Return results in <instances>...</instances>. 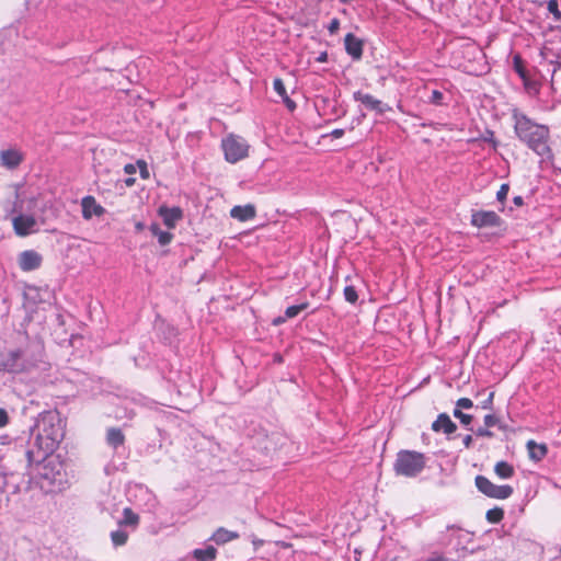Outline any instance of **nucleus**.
Here are the masks:
<instances>
[{"label":"nucleus","mask_w":561,"mask_h":561,"mask_svg":"<svg viewBox=\"0 0 561 561\" xmlns=\"http://www.w3.org/2000/svg\"><path fill=\"white\" fill-rule=\"evenodd\" d=\"M240 535L237 531L228 530L224 527L217 528L213 535L210 536L209 540L214 541L216 545H225L227 542L233 541L238 539Z\"/></svg>","instance_id":"17"},{"label":"nucleus","mask_w":561,"mask_h":561,"mask_svg":"<svg viewBox=\"0 0 561 561\" xmlns=\"http://www.w3.org/2000/svg\"><path fill=\"white\" fill-rule=\"evenodd\" d=\"M513 203L515 206L520 207L524 205V198L522 196H515Z\"/></svg>","instance_id":"45"},{"label":"nucleus","mask_w":561,"mask_h":561,"mask_svg":"<svg viewBox=\"0 0 561 561\" xmlns=\"http://www.w3.org/2000/svg\"><path fill=\"white\" fill-rule=\"evenodd\" d=\"M221 148L225 159L230 163H237L248 157L250 146L243 137L229 134L222 138Z\"/></svg>","instance_id":"4"},{"label":"nucleus","mask_w":561,"mask_h":561,"mask_svg":"<svg viewBox=\"0 0 561 561\" xmlns=\"http://www.w3.org/2000/svg\"><path fill=\"white\" fill-rule=\"evenodd\" d=\"M10 422V416L5 409L0 408V428L7 426Z\"/></svg>","instance_id":"37"},{"label":"nucleus","mask_w":561,"mask_h":561,"mask_svg":"<svg viewBox=\"0 0 561 561\" xmlns=\"http://www.w3.org/2000/svg\"><path fill=\"white\" fill-rule=\"evenodd\" d=\"M541 66L546 68L547 75L550 76L552 90L561 96V62L550 61Z\"/></svg>","instance_id":"12"},{"label":"nucleus","mask_w":561,"mask_h":561,"mask_svg":"<svg viewBox=\"0 0 561 561\" xmlns=\"http://www.w3.org/2000/svg\"><path fill=\"white\" fill-rule=\"evenodd\" d=\"M474 482L477 489L489 497L505 500L513 494L511 485H496L484 476H477Z\"/></svg>","instance_id":"5"},{"label":"nucleus","mask_w":561,"mask_h":561,"mask_svg":"<svg viewBox=\"0 0 561 561\" xmlns=\"http://www.w3.org/2000/svg\"><path fill=\"white\" fill-rule=\"evenodd\" d=\"M254 546H262L263 540H253Z\"/></svg>","instance_id":"50"},{"label":"nucleus","mask_w":561,"mask_h":561,"mask_svg":"<svg viewBox=\"0 0 561 561\" xmlns=\"http://www.w3.org/2000/svg\"><path fill=\"white\" fill-rule=\"evenodd\" d=\"M477 436L491 438L493 433L489 430V427H479L476 432Z\"/></svg>","instance_id":"40"},{"label":"nucleus","mask_w":561,"mask_h":561,"mask_svg":"<svg viewBox=\"0 0 561 561\" xmlns=\"http://www.w3.org/2000/svg\"><path fill=\"white\" fill-rule=\"evenodd\" d=\"M340 28V20L334 18L328 25V31L331 35L335 34Z\"/></svg>","instance_id":"38"},{"label":"nucleus","mask_w":561,"mask_h":561,"mask_svg":"<svg viewBox=\"0 0 561 561\" xmlns=\"http://www.w3.org/2000/svg\"><path fill=\"white\" fill-rule=\"evenodd\" d=\"M284 321H285V319H283V318H278V319H276V320H275V323H276V324H277V323H282V322H284Z\"/></svg>","instance_id":"53"},{"label":"nucleus","mask_w":561,"mask_h":561,"mask_svg":"<svg viewBox=\"0 0 561 561\" xmlns=\"http://www.w3.org/2000/svg\"><path fill=\"white\" fill-rule=\"evenodd\" d=\"M454 416L456 419H458L460 421L461 424H463L465 426H468L472 420H473V416L470 415V414H466L463 413L461 410L459 409H454V412H453Z\"/></svg>","instance_id":"29"},{"label":"nucleus","mask_w":561,"mask_h":561,"mask_svg":"<svg viewBox=\"0 0 561 561\" xmlns=\"http://www.w3.org/2000/svg\"><path fill=\"white\" fill-rule=\"evenodd\" d=\"M510 192V184L508 183H503L501 186H500V190L497 191L496 193V199L499 203L503 204L504 201L506 199L507 197V194Z\"/></svg>","instance_id":"31"},{"label":"nucleus","mask_w":561,"mask_h":561,"mask_svg":"<svg viewBox=\"0 0 561 561\" xmlns=\"http://www.w3.org/2000/svg\"><path fill=\"white\" fill-rule=\"evenodd\" d=\"M488 139H490V141H492L494 146L496 145V142L493 140V133H490V136H488Z\"/></svg>","instance_id":"52"},{"label":"nucleus","mask_w":561,"mask_h":561,"mask_svg":"<svg viewBox=\"0 0 561 561\" xmlns=\"http://www.w3.org/2000/svg\"><path fill=\"white\" fill-rule=\"evenodd\" d=\"M527 450L529 458L534 461L542 460L548 454L547 446L545 444H538L535 440L527 442Z\"/></svg>","instance_id":"20"},{"label":"nucleus","mask_w":561,"mask_h":561,"mask_svg":"<svg viewBox=\"0 0 561 561\" xmlns=\"http://www.w3.org/2000/svg\"><path fill=\"white\" fill-rule=\"evenodd\" d=\"M12 227L16 236L26 237L39 231V222L33 215L19 213L12 217Z\"/></svg>","instance_id":"6"},{"label":"nucleus","mask_w":561,"mask_h":561,"mask_svg":"<svg viewBox=\"0 0 561 561\" xmlns=\"http://www.w3.org/2000/svg\"><path fill=\"white\" fill-rule=\"evenodd\" d=\"M150 231L154 237L158 238V241L161 245L169 244L173 238L172 233L161 230L158 224H151Z\"/></svg>","instance_id":"24"},{"label":"nucleus","mask_w":561,"mask_h":561,"mask_svg":"<svg viewBox=\"0 0 561 561\" xmlns=\"http://www.w3.org/2000/svg\"><path fill=\"white\" fill-rule=\"evenodd\" d=\"M139 524V516L135 514L131 508L125 507L123 511V518L118 522V525L122 526H130L134 529Z\"/></svg>","instance_id":"22"},{"label":"nucleus","mask_w":561,"mask_h":561,"mask_svg":"<svg viewBox=\"0 0 561 561\" xmlns=\"http://www.w3.org/2000/svg\"><path fill=\"white\" fill-rule=\"evenodd\" d=\"M494 472L501 479H510L514 476V468L506 461H499L494 467Z\"/></svg>","instance_id":"23"},{"label":"nucleus","mask_w":561,"mask_h":561,"mask_svg":"<svg viewBox=\"0 0 561 561\" xmlns=\"http://www.w3.org/2000/svg\"><path fill=\"white\" fill-rule=\"evenodd\" d=\"M125 171H126L127 173H133V172L135 171V167H134L133 164H127V165L125 167Z\"/></svg>","instance_id":"47"},{"label":"nucleus","mask_w":561,"mask_h":561,"mask_svg":"<svg viewBox=\"0 0 561 561\" xmlns=\"http://www.w3.org/2000/svg\"><path fill=\"white\" fill-rule=\"evenodd\" d=\"M473 407V402L471 399L469 398H460L457 400L456 402V408L455 409H471Z\"/></svg>","instance_id":"33"},{"label":"nucleus","mask_w":561,"mask_h":561,"mask_svg":"<svg viewBox=\"0 0 561 561\" xmlns=\"http://www.w3.org/2000/svg\"><path fill=\"white\" fill-rule=\"evenodd\" d=\"M353 98L355 101L360 102L366 108L370 111H376L377 113L385 112L382 102L369 93L356 91L353 93Z\"/></svg>","instance_id":"13"},{"label":"nucleus","mask_w":561,"mask_h":561,"mask_svg":"<svg viewBox=\"0 0 561 561\" xmlns=\"http://www.w3.org/2000/svg\"><path fill=\"white\" fill-rule=\"evenodd\" d=\"M282 99L288 110L294 111L296 108V103L288 95Z\"/></svg>","instance_id":"41"},{"label":"nucleus","mask_w":561,"mask_h":561,"mask_svg":"<svg viewBox=\"0 0 561 561\" xmlns=\"http://www.w3.org/2000/svg\"><path fill=\"white\" fill-rule=\"evenodd\" d=\"M135 227L138 231H140L145 228V225L142 222H137Z\"/></svg>","instance_id":"49"},{"label":"nucleus","mask_w":561,"mask_h":561,"mask_svg":"<svg viewBox=\"0 0 561 561\" xmlns=\"http://www.w3.org/2000/svg\"><path fill=\"white\" fill-rule=\"evenodd\" d=\"M425 463L424 454L414 450H400L397 454L393 469L398 476L414 478L423 471Z\"/></svg>","instance_id":"3"},{"label":"nucleus","mask_w":561,"mask_h":561,"mask_svg":"<svg viewBox=\"0 0 561 561\" xmlns=\"http://www.w3.org/2000/svg\"><path fill=\"white\" fill-rule=\"evenodd\" d=\"M344 133H345L344 129L336 128V129L331 131V136L333 138H341L344 135Z\"/></svg>","instance_id":"43"},{"label":"nucleus","mask_w":561,"mask_h":561,"mask_svg":"<svg viewBox=\"0 0 561 561\" xmlns=\"http://www.w3.org/2000/svg\"><path fill=\"white\" fill-rule=\"evenodd\" d=\"M106 443L113 449H117L125 443V435L121 428L110 427L106 431Z\"/></svg>","instance_id":"19"},{"label":"nucleus","mask_w":561,"mask_h":561,"mask_svg":"<svg viewBox=\"0 0 561 561\" xmlns=\"http://www.w3.org/2000/svg\"><path fill=\"white\" fill-rule=\"evenodd\" d=\"M493 399H494V392H490L488 398L484 399L482 402H481V408L483 410H491L492 409V405H493Z\"/></svg>","instance_id":"36"},{"label":"nucleus","mask_w":561,"mask_h":561,"mask_svg":"<svg viewBox=\"0 0 561 561\" xmlns=\"http://www.w3.org/2000/svg\"><path fill=\"white\" fill-rule=\"evenodd\" d=\"M159 214L163 219L164 225L172 229L175 227L176 222L182 218L183 213L182 209L179 207H160Z\"/></svg>","instance_id":"15"},{"label":"nucleus","mask_w":561,"mask_h":561,"mask_svg":"<svg viewBox=\"0 0 561 561\" xmlns=\"http://www.w3.org/2000/svg\"><path fill=\"white\" fill-rule=\"evenodd\" d=\"M0 159L4 167L14 169L22 162L23 154L16 149H8L1 151Z\"/></svg>","instance_id":"16"},{"label":"nucleus","mask_w":561,"mask_h":561,"mask_svg":"<svg viewBox=\"0 0 561 561\" xmlns=\"http://www.w3.org/2000/svg\"><path fill=\"white\" fill-rule=\"evenodd\" d=\"M327 60H328V54H327V51L321 53V54L317 57V61H318V62H325Z\"/></svg>","instance_id":"46"},{"label":"nucleus","mask_w":561,"mask_h":561,"mask_svg":"<svg viewBox=\"0 0 561 561\" xmlns=\"http://www.w3.org/2000/svg\"><path fill=\"white\" fill-rule=\"evenodd\" d=\"M425 561H448L447 559L443 558V557H436V558H431V559H427Z\"/></svg>","instance_id":"48"},{"label":"nucleus","mask_w":561,"mask_h":561,"mask_svg":"<svg viewBox=\"0 0 561 561\" xmlns=\"http://www.w3.org/2000/svg\"><path fill=\"white\" fill-rule=\"evenodd\" d=\"M497 423H499V419L495 415L486 414L484 416V424L486 427H493V426L497 425Z\"/></svg>","instance_id":"39"},{"label":"nucleus","mask_w":561,"mask_h":561,"mask_svg":"<svg viewBox=\"0 0 561 561\" xmlns=\"http://www.w3.org/2000/svg\"><path fill=\"white\" fill-rule=\"evenodd\" d=\"M138 165L141 168V176L142 178H147L148 176V170H147V164L145 161L142 160H139L138 162Z\"/></svg>","instance_id":"42"},{"label":"nucleus","mask_w":561,"mask_h":561,"mask_svg":"<svg viewBox=\"0 0 561 561\" xmlns=\"http://www.w3.org/2000/svg\"><path fill=\"white\" fill-rule=\"evenodd\" d=\"M486 520L492 524L500 523L504 517V511L500 507L491 508L486 512Z\"/></svg>","instance_id":"26"},{"label":"nucleus","mask_w":561,"mask_h":561,"mask_svg":"<svg viewBox=\"0 0 561 561\" xmlns=\"http://www.w3.org/2000/svg\"><path fill=\"white\" fill-rule=\"evenodd\" d=\"M24 368L25 366L22 362V352L20 350L0 354V370L8 373H21Z\"/></svg>","instance_id":"8"},{"label":"nucleus","mask_w":561,"mask_h":561,"mask_svg":"<svg viewBox=\"0 0 561 561\" xmlns=\"http://www.w3.org/2000/svg\"><path fill=\"white\" fill-rule=\"evenodd\" d=\"M31 435L33 443L25 453L30 466L42 462L62 440L65 431L59 415L55 412L39 414Z\"/></svg>","instance_id":"1"},{"label":"nucleus","mask_w":561,"mask_h":561,"mask_svg":"<svg viewBox=\"0 0 561 561\" xmlns=\"http://www.w3.org/2000/svg\"><path fill=\"white\" fill-rule=\"evenodd\" d=\"M346 53L354 59L359 60L363 56L364 42L353 33H347L344 38Z\"/></svg>","instance_id":"11"},{"label":"nucleus","mask_w":561,"mask_h":561,"mask_svg":"<svg viewBox=\"0 0 561 561\" xmlns=\"http://www.w3.org/2000/svg\"><path fill=\"white\" fill-rule=\"evenodd\" d=\"M471 225L477 228H495L503 224L502 218L492 210H473L471 214Z\"/></svg>","instance_id":"7"},{"label":"nucleus","mask_w":561,"mask_h":561,"mask_svg":"<svg viewBox=\"0 0 561 561\" xmlns=\"http://www.w3.org/2000/svg\"><path fill=\"white\" fill-rule=\"evenodd\" d=\"M443 93L438 90H433L430 96V102L435 105L442 104L443 101Z\"/></svg>","instance_id":"35"},{"label":"nucleus","mask_w":561,"mask_h":561,"mask_svg":"<svg viewBox=\"0 0 561 561\" xmlns=\"http://www.w3.org/2000/svg\"><path fill=\"white\" fill-rule=\"evenodd\" d=\"M129 534L119 528L111 533V540L115 547L124 546L127 542Z\"/></svg>","instance_id":"25"},{"label":"nucleus","mask_w":561,"mask_h":561,"mask_svg":"<svg viewBox=\"0 0 561 561\" xmlns=\"http://www.w3.org/2000/svg\"><path fill=\"white\" fill-rule=\"evenodd\" d=\"M273 88L275 92L280 96L284 98L287 95L286 88L284 85V82L279 78H275L273 81Z\"/></svg>","instance_id":"30"},{"label":"nucleus","mask_w":561,"mask_h":561,"mask_svg":"<svg viewBox=\"0 0 561 561\" xmlns=\"http://www.w3.org/2000/svg\"><path fill=\"white\" fill-rule=\"evenodd\" d=\"M82 217L85 220L91 219L93 216H102L105 213V208L96 203L93 196H85L81 201Z\"/></svg>","instance_id":"10"},{"label":"nucleus","mask_w":561,"mask_h":561,"mask_svg":"<svg viewBox=\"0 0 561 561\" xmlns=\"http://www.w3.org/2000/svg\"><path fill=\"white\" fill-rule=\"evenodd\" d=\"M43 256L35 250H25L19 254V267L23 272H32L41 267Z\"/></svg>","instance_id":"9"},{"label":"nucleus","mask_w":561,"mask_h":561,"mask_svg":"<svg viewBox=\"0 0 561 561\" xmlns=\"http://www.w3.org/2000/svg\"><path fill=\"white\" fill-rule=\"evenodd\" d=\"M344 298L350 304H355L358 299L357 291L354 286L350 285L344 288Z\"/></svg>","instance_id":"28"},{"label":"nucleus","mask_w":561,"mask_h":561,"mask_svg":"<svg viewBox=\"0 0 561 561\" xmlns=\"http://www.w3.org/2000/svg\"><path fill=\"white\" fill-rule=\"evenodd\" d=\"M230 216L239 221H248L255 217V207L251 204L244 206H234L230 210Z\"/></svg>","instance_id":"18"},{"label":"nucleus","mask_w":561,"mask_h":561,"mask_svg":"<svg viewBox=\"0 0 561 561\" xmlns=\"http://www.w3.org/2000/svg\"><path fill=\"white\" fill-rule=\"evenodd\" d=\"M488 139H490V141H492L494 146L496 145V142L493 140V133H490V136H488Z\"/></svg>","instance_id":"51"},{"label":"nucleus","mask_w":561,"mask_h":561,"mask_svg":"<svg viewBox=\"0 0 561 561\" xmlns=\"http://www.w3.org/2000/svg\"><path fill=\"white\" fill-rule=\"evenodd\" d=\"M514 70L522 77L525 78V69L520 56L516 55L513 58Z\"/></svg>","instance_id":"32"},{"label":"nucleus","mask_w":561,"mask_h":561,"mask_svg":"<svg viewBox=\"0 0 561 561\" xmlns=\"http://www.w3.org/2000/svg\"><path fill=\"white\" fill-rule=\"evenodd\" d=\"M309 307L308 302H302L299 305L290 306L285 310V318L291 319L297 317L301 311L306 310Z\"/></svg>","instance_id":"27"},{"label":"nucleus","mask_w":561,"mask_h":561,"mask_svg":"<svg viewBox=\"0 0 561 561\" xmlns=\"http://www.w3.org/2000/svg\"><path fill=\"white\" fill-rule=\"evenodd\" d=\"M434 432H443L447 435L453 434L457 430V425L451 421L448 414L440 413L437 419L432 423Z\"/></svg>","instance_id":"14"},{"label":"nucleus","mask_w":561,"mask_h":561,"mask_svg":"<svg viewBox=\"0 0 561 561\" xmlns=\"http://www.w3.org/2000/svg\"><path fill=\"white\" fill-rule=\"evenodd\" d=\"M196 561H214L217 556V550L213 546H207L204 549H195L192 552Z\"/></svg>","instance_id":"21"},{"label":"nucleus","mask_w":561,"mask_h":561,"mask_svg":"<svg viewBox=\"0 0 561 561\" xmlns=\"http://www.w3.org/2000/svg\"><path fill=\"white\" fill-rule=\"evenodd\" d=\"M512 119L515 135L523 144L545 160L553 158L548 126L537 124L518 108L512 110Z\"/></svg>","instance_id":"2"},{"label":"nucleus","mask_w":561,"mask_h":561,"mask_svg":"<svg viewBox=\"0 0 561 561\" xmlns=\"http://www.w3.org/2000/svg\"><path fill=\"white\" fill-rule=\"evenodd\" d=\"M548 11L552 13L556 18L561 16V12L559 10L558 1L557 0H549L548 2Z\"/></svg>","instance_id":"34"},{"label":"nucleus","mask_w":561,"mask_h":561,"mask_svg":"<svg viewBox=\"0 0 561 561\" xmlns=\"http://www.w3.org/2000/svg\"><path fill=\"white\" fill-rule=\"evenodd\" d=\"M462 442H463V445H465L466 448H470L471 445H472V442H473L472 436L471 435H466L463 437Z\"/></svg>","instance_id":"44"}]
</instances>
